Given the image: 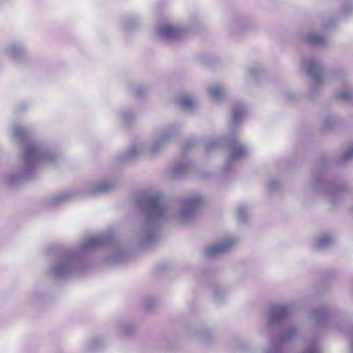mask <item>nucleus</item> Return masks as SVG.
<instances>
[{
  "mask_svg": "<svg viewBox=\"0 0 353 353\" xmlns=\"http://www.w3.org/2000/svg\"><path fill=\"white\" fill-rule=\"evenodd\" d=\"M12 135L25 147V159L21 164L15 166L8 177V183L15 185L35 173L37 166L41 163L54 162L60 153L54 148L46 145H39L30 141V132L21 125L12 128Z\"/></svg>",
  "mask_w": 353,
  "mask_h": 353,
  "instance_id": "f03ea898",
  "label": "nucleus"
},
{
  "mask_svg": "<svg viewBox=\"0 0 353 353\" xmlns=\"http://www.w3.org/2000/svg\"><path fill=\"white\" fill-rule=\"evenodd\" d=\"M335 121H336V119L334 117H330V116L326 117L323 119V123H322L323 128L324 129L330 128L333 126Z\"/></svg>",
  "mask_w": 353,
  "mask_h": 353,
  "instance_id": "7c9ffc66",
  "label": "nucleus"
},
{
  "mask_svg": "<svg viewBox=\"0 0 353 353\" xmlns=\"http://www.w3.org/2000/svg\"><path fill=\"white\" fill-rule=\"evenodd\" d=\"M265 187L270 192H274L281 187V183L276 179H270L265 182Z\"/></svg>",
  "mask_w": 353,
  "mask_h": 353,
  "instance_id": "cd10ccee",
  "label": "nucleus"
},
{
  "mask_svg": "<svg viewBox=\"0 0 353 353\" xmlns=\"http://www.w3.org/2000/svg\"><path fill=\"white\" fill-rule=\"evenodd\" d=\"M296 333V329L294 326L287 327L282 335L281 336V340L285 341L292 339Z\"/></svg>",
  "mask_w": 353,
  "mask_h": 353,
  "instance_id": "c756f323",
  "label": "nucleus"
},
{
  "mask_svg": "<svg viewBox=\"0 0 353 353\" xmlns=\"http://www.w3.org/2000/svg\"><path fill=\"white\" fill-rule=\"evenodd\" d=\"M334 242L333 236L327 233L322 234L312 243V247L316 250H322L329 248Z\"/></svg>",
  "mask_w": 353,
  "mask_h": 353,
  "instance_id": "f8f14e48",
  "label": "nucleus"
},
{
  "mask_svg": "<svg viewBox=\"0 0 353 353\" xmlns=\"http://www.w3.org/2000/svg\"><path fill=\"white\" fill-rule=\"evenodd\" d=\"M112 239L110 232L90 236L82 241L77 247L63 250L50 263L48 274L54 278H69L82 270L81 256L108 243Z\"/></svg>",
  "mask_w": 353,
  "mask_h": 353,
  "instance_id": "7ed1b4c3",
  "label": "nucleus"
},
{
  "mask_svg": "<svg viewBox=\"0 0 353 353\" xmlns=\"http://www.w3.org/2000/svg\"><path fill=\"white\" fill-rule=\"evenodd\" d=\"M140 25V20L136 16H129L123 21V28L126 30H131Z\"/></svg>",
  "mask_w": 353,
  "mask_h": 353,
  "instance_id": "4be33fe9",
  "label": "nucleus"
},
{
  "mask_svg": "<svg viewBox=\"0 0 353 353\" xmlns=\"http://www.w3.org/2000/svg\"><path fill=\"white\" fill-rule=\"evenodd\" d=\"M347 334L349 335V340L350 343L351 352L353 353V328L350 327L347 330Z\"/></svg>",
  "mask_w": 353,
  "mask_h": 353,
  "instance_id": "72a5a7b5",
  "label": "nucleus"
},
{
  "mask_svg": "<svg viewBox=\"0 0 353 353\" xmlns=\"http://www.w3.org/2000/svg\"><path fill=\"white\" fill-rule=\"evenodd\" d=\"M107 345V340L104 337H94L88 342L87 349L91 352L100 351L106 347Z\"/></svg>",
  "mask_w": 353,
  "mask_h": 353,
  "instance_id": "4468645a",
  "label": "nucleus"
},
{
  "mask_svg": "<svg viewBox=\"0 0 353 353\" xmlns=\"http://www.w3.org/2000/svg\"><path fill=\"white\" fill-rule=\"evenodd\" d=\"M245 112L243 105L238 104L232 110V121L230 126V134L225 138V142L228 145L230 152L226 158L227 166H231L235 161L244 157L249 152L248 148L237 141L234 132Z\"/></svg>",
  "mask_w": 353,
  "mask_h": 353,
  "instance_id": "39448f33",
  "label": "nucleus"
},
{
  "mask_svg": "<svg viewBox=\"0 0 353 353\" xmlns=\"http://www.w3.org/2000/svg\"><path fill=\"white\" fill-rule=\"evenodd\" d=\"M178 103L182 108L187 110H192L197 105L196 99L189 94L181 96Z\"/></svg>",
  "mask_w": 353,
  "mask_h": 353,
  "instance_id": "6ab92c4d",
  "label": "nucleus"
},
{
  "mask_svg": "<svg viewBox=\"0 0 353 353\" xmlns=\"http://www.w3.org/2000/svg\"><path fill=\"white\" fill-rule=\"evenodd\" d=\"M71 196H72V194L68 192L59 193V194L53 195L50 198H49V199L48 201V203L49 205H51V206L59 205L68 201L70 199Z\"/></svg>",
  "mask_w": 353,
  "mask_h": 353,
  "instance_id": "aec40b11",
  "label": "nucleus"
},
{
  "mask_svg": "<svg viewBox=\"0 0 353 353\" xmlns=\"http://www.w3.org/2000/svg\"><path fill=\"white\" fill-rule=\"evenodd\" d=\"M321 347L316 341H310L305 347L302 353H321ZM264 353H280L279 350L275 347H271L264 352Z\"/></svg>",
  "mask_w": 353,
  "mask_h": 353,
  "instance_id": "2eb2a0df",
  "label": "nucleus"
},
{
  "mask_svg": "<svg viewBox=\"0 0 353 353\" xmlns=\"http://www.w3.org/2000/svg\"><path fill=\"white\" fill-rule=\"evenodd\" d=\"M186 32V29L181 25L163 24L157 30V35L160 39L168 41L182 38Z\"/></svg>",
  "mask_w": 353,
  "mask_h": 353,
  "instance_id": "1a4fd4ad",
  "label": "nucleus"
},
{
  "mask_svg": "<svg viewBox=\"0 0 353 353\" xmlns=\"http://www.w3.org/2000/svg\"><path fill=\"white\" fill-rule=\"evenodd\" d=\"M309 317L320 326L334 322V316L328 312L327 309L324 306L314 309L310 313Z\"/></svg>",
  "mask_w": 353,
  "mask_h": 353,
  "instance_id": "9d476101",
  "label": "nucleus"
},
{
  "mask_svg": "<svg viewBox=\"0 0 353 353\" xmlns=\"http://www.w3.org/2000/svg\"><path fill=\"white\" fill-rule=\"evenodd\" d=\"M248 26V22H245L242 24V29H245V26Z\"/></svg>",
  "mask_w": 353,
  "mask_h": 353,
  "instance_id": "f704fd0d",
  "label": "nucleus"
},
{
  "mask_svg": "<svg viewBox=\"0 0 353 353\" xmlns=\"http://www.w3.org/2000/svg\"><path fill=\"white\" fill-rule=\"evenodd\" d=\"M248 207L244 204H240L236 208V215L240 222L244 223L248 218Z\"/></svg>",
  "mask_w": 353,
  "mask_h": 353,
  "instance_id": "5701e85b",
  "label": "nucleus"
},
{
  "mask_svg": "<svg viewBox=\"0 0 353 353\" xmlns=\"http://www.w3.org/2000/svg\"><path fill=\"white\" fill-rule=\"evenodd\" d=\"M304 39L309 44L314 46H323L327 42L326 37L316 34L314 32H308L304 35Z\"/></svg>",
  "mask_w": 353,
  "mask_h": 353,
  "instance_id": "dca6fc26",
  "label": "nucleus"
},
{
  "mask_svg": "<svg viewBox=\"0 0 353 353\" xmlns=\"http://www.w3.org/2000/svg\"><path fill=\"white\" fill-rule=\"evenodd\" d=\"M323 186L322 177L321 175L313 174L312 176L310 179V187L314 190V191H318Z\"/></svg>",
  "mask_w": 353,
  "mask_h": 353,
  "instance_id": "a878e982",
  "label": "nucleus"
},
{
  "mask_svg": "<svg viewBox=\"0 0 353 353\" xmlns=\"http://www.w3.org/2000/svg\"><path fill=\"white\" fill-rule=\"evenodd\" d=\"M206 201L200 194L188 195L181 200L179 209L170 213L165 206L161 192L156 191L139 196L137 202L144 214V220L134 232V242L141 247L152 245L157 239L159 228L166 220L172 218L186 223L195 216Z\"/></svg>",
  "mask_w": 353,
  "mask_h": 353,
  "instance_id": "f257e3e1",
  "label": "nucleus"
},
{
  "mask_svg": "<svg viewBox=\"0 0 353 353\" xmlns=\"http://www.w3.org/2000/svg\"><path fill=\"white\" fill-rule=\"evenodd\" d=\"M353 158V145L347 148L341 157L342 161H346Z\"/></svg>",
  "mask_w": 353,
  "mask_h": 353,
  "instance_id": "473e14b6",
  "label": "nucleus"
},
{
  "mask_svg": "<svg viewBox=\"0 0 353 353\" xmlns=\"http://www.w3.org/2000/svg\"><path fill=\"white\" fill-rule=\"evenodd\" d=\"M190 167V165L187 161L177 163L171 170L172 176L177 178L183 176L188 172Z\"/></svg>",
  "mask_w": 353,
  "mask_h": 353,
  "instance_id": "a211bd4d",
  "label": "nucleus"
},
{
  "mask_svg": "<svg viewBox=\"0 0 353 353\" xmlns=\"http://www.w3.org/2000/svg\"><path fill=\"white\" fill-rule=\"evenodd\" d=\"M291 312L290 305H276L272 306L266 317L264 328L272 329L279 325L281 320L287 316Z\"/></svg>",
  "mask_w": 353,
  "mask_h": 353,
  "instance_id": "423d86ee",
  "label": "nucleus"
},
{
  "mask_svg": "<svg viewBox=\"0 0 353 353\" xmlns=\"http://www.w3.org/2000/svg\"><path fill=\"white\" fill-rule=\"evenodd\" d=\"M114 185V183L110 181L94 183L88 188V193L90 194L106 193L111 190Z\"/></svg>",
  "mask_w": 353,
  "mask_h": 353,
  "instance_id": "9b49d317",
  "label": "nucleus"
},
{
  "mask_svg": "<svg viewBox=\"0 0 353 353\" xmlns=\"http://www.w3.org/2000/svg\"><path fill=\"white\" fill-rule=\"evenodd\" d=\"M193 142H194V141L187 142V143H186V146H187V147H190V145H190V143H193Z\"/></svg>",
  "mask_w": 353,
  "mask_h": 353,
  "instance_id": "c9c22d12",
  "label": "nucleus"
},
{
  "mask_svg": "<svg viewBox=\"0 0 353 353\" xmlns=\"http://www.w3.org/2000/svg\"><path fill=\"white\" fill-rule=\"evenodd\" d=\"M134 94L137 97H143L148 92V89L146 87L142 85H137L134 88Z\"/></svg>",
  "mask_w": 353,
  "mask_h": 353,
  "instance_id": "2f4dec72",
  "label": "nucleus"
},
{
  "mask_svg": "<svg viewBox=\"0 0 353 353\" xmlns=\"http://www.w3.org/2000/svg\"><path fill=\"white\" fill-rule=\"evenodd\" d=\"M179 133L176 125H169L158 130L152 137L150 143L145 146L143 143L132 144L127 152L129 158H134L144 152L150 155L159 154Z\"/></svg>",
  "mask_w": 353,
  "mask_h": 353,
  "instance_id": "20e7f679",
  "label": "nucleus"
},
{
  "mask_svg": "<svg viewBox=\"0 0 353 353\" xmlns=\"http://www.w3.org/2000/svg\"><path fill=\"white\" fill-rule=\"evenodd\" d=\"M238 241L233 236H227L223 240L210 245L203 250L205 256H215L229 252L234 247Z\"/></svg>",
  "mask_w": 353,
  "mask_h": 353,
  "instance_id": "6e6552de",
  "label": "nucleus"
},
{
  "mask_svg": "<svg viewBox=\"0 0 353 353\" xmlns=\"http://www.w3.org/2000/svg\"><path fill=\"white\" fill-rule=\"evenodd\" d=\"M214 298L218 302H221L228 296V292L222 287H216L213 289Z\"/></svg>",
  "mask_w": 353,
  "mask_h": 353,
  "instance_id": "c85d7f7f",
  "label": "nucleus"
},
{
  "mask_svg": "<svg viewBox=\"0 0 353 353\" xmlns=\"http://www.w3.org/2000/svg\"><path fill=\"white\" fill-rule=\"evenodd\" d=\"M134 117V114L130 110H122L119 113L120 121L124 123H129Z\"/></svg>",
  "mask_w": 353,
  "mask_h": 353,
  "instance_id": "bb28decb",
  "label": "nucleus"
},
{
  "mask_svg": "<svg viewBox=\"0 0 353 353\" xmlns=\"http://www.w3.org/2000/svg\"><path fill=\"white\" fill-rule=\"evenodd\" d=\"M6 52L11 58L16 60L22 58L26 53L24 47L16 43L9 44L6 48Z\"/></svg>",
  "mask_w": 353,
  "mask_h": 353,
  "instance_id": "ddd939ff",
  "label": "nucleus"
},
{
  "mask_svg": "<svg viewBox=\"0 0 353 353\" xmlns=\"http://www.w3.org/2000/svg\"><path fill=\"white\" fill-rule=\"evenodd\" d=\"M336 98L343 102H351L353 99V90L350 88H347L344 90L340 91L336 94Z\"/></svg>",
  "mask_w": 353,
  "mask_h": 353,
  "instance_id": "b1692460",
  "label": "nucleus"
},
{
  "mask_svg": "<svg viewBox=\"0 0 353 353\" xmlns=\"http://www.w3.org/2000/svg\"><path fill=\"white\" fill-rule=\"evenodd\" d=\"M301 69L305 71L313 80L319 84L323 81V75L321 62L312 57L305 58L301 61Z\"/></svg>",
  "mask_w": 353,
  "mask_h": 353,
  "instance_id": "0eeeda50",
  "label": "nucleus"
},
{
  "mask_svg": "<svg viewBox=\"0 0 353 353\" xmlns=\"http://www.w3.org/2000/svg\"><path fill=\"white\" fill-rule=\"evenodd\" d=\"M135 326L130 322H121L117 325V334L121 337H126L134 333Z\"/></svg>",
  "mask_w": 353,
  "mask_h": 353,
  "instance_id": "f3484780",
  "label": "nucleus"
},
{
  "mask_svg": "<svg viewBox=\"0 0 353 353\" xmlns=\"http://www.w3.org/2000/svg\"><path fill=\"white\" fill-rule=\"evenodd\" d=\"M222 143V139L216 137H208L204 140V147L206 150L216 148Z\"/></svg>",
  "mask_w": 353,
  "mask_h": 353,
  "instance_id": "393cba45",
  "label": "nucleus"
},
{
  "mask_svg": "<svg viewBox=\"0 0 353 353\" xmlns=\"http://www.w3.org/2000/svg\"><path fill=\"white\" fill-rule=\"evenodd\" d=\"M210 96L216 101H220L224 95V88L218 84H212L208 87Z\"/></svg>",
  "mask_w": 353,
  "mask_h": 353,
  "instance_id": "412c9836",
  "label": "nucleus"
}]
</instances>
